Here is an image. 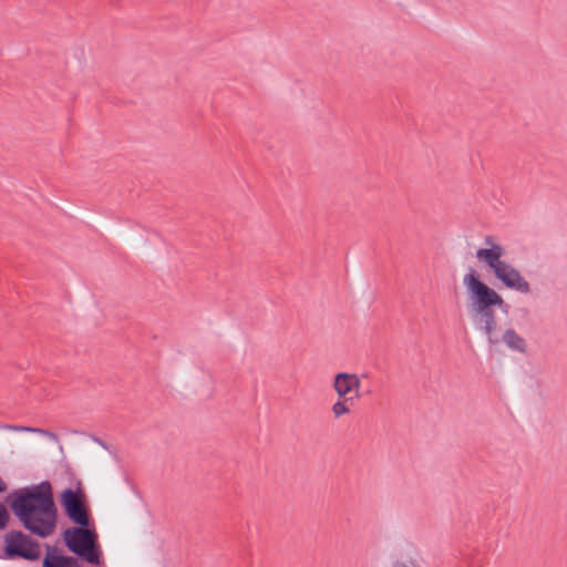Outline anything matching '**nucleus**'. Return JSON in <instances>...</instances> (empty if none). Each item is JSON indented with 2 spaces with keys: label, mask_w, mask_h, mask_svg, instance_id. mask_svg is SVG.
Masks as SVG:
<instances>
[{
  "label": "nucleus",
  "mask_w": 567,
  "mask_h": 567,
  "mask_svg": "<svg viewBox=\"0 0 567 567\" xmlns=\"http://www.w3.org/2000/svg\"><path fill=\"white\" fill-rule=\"evenodd\" d=\"M463 285L467 290V309L474 326L486 336L489 344H497L499 339L494 337L497 319L494 310L493 288L481 280L474 268H470V271L463 277Z\"/></svg>",
  "instance_id": "obj_2"
},
{
  "label": "nucleus",
  "mask_w": 567,
  "mask_h": 567,
  "mask_svg": "<svg viewBox=\"0 0 567 567\" xmlns=\"http://www.w3.org/2000/svg\"><path fill=\"white\" fill-rule=\"evenodd\" d=\"M7 491V484L3 482V480L0 477V493H3Z\"/></svg>",
  "instance_id": "obj_18"
},
{
  "label": "nucleus",
  "mask_w": 567,
  "mask_h": 567,
  "mask_svg": "<svg viewBox=\"0 0 567 567\" xmlns=\"http://www.w3.org/2000/svg\"><path fill=\"white\" fill-rule=\"evenodd\" d=\"M64 555L58 547L47 545V553L42 561V567H63Z\"/></svg>",
  "instance_id": "obj_10"
},
{
  "label": "nucleus",
  "mask_w": 567,
  "mask_h": 567,
  "mask_svg": "<svg viewBox=\"0 0 567 567\" xmlns=\"http://www.w3.org/2000/svg\"><path fill=\"white\" fill-rule=\"evenodd\" d=\"M361 386V381L359 377L354 373L348 372H339L334 375L332 388L338 394L339 399H350L348 396L352 392H354V398L359 399V389Z\"/></svg>",
  "instance_id": "obj_7"
},
{
  "label": "nucleus",
  "mask_w": 567,
  "mask_h": 567,
  "mask_svg": "<svg viewBox=\"0 0 567 567\" xmlns=\"http://www.w3.org/2000/svg\"><path fill=\"white\" fill-rule=\"evenodd\" d=\"M503 342L513 351L525 353L527 350L526 340L514 329H507L503 334Z\"/></svg>",
  "instance_id": "obj_9"
},
{
  "label": "nucleus",
  "mask_w": 567,
  "mask_h": 567,
  "mask_svg": "<svg viewBox=\"0 0 567 567\" xmlns=\"http://www.w3.org/2000/svg\"><path fill=\"white\" fill-rule=\"evenodd\" d=\"M6 554L8 558L20 557L27 560H38L41 551L37 540L21 530H13L6 535Z\"/></svg>",
  "instance_id": "obj_5"
},
{
  "label": "nucleus",
  "mask_w": 567,
  "mask_h": 567,
  "mask_svg": "<svg viewBox=\"0 0 567 567\" xmlns=\"http://www.w3.org/2000/svg\"><path fill=\"white\" fill-rule=\"evenodd\" d=\"M11 511L31 534L45 538L53 534L58 511L49 481L13 491L7 497Z\"/></svg>",
  "instance_id": "obj_1"
},
{
  "label": "nucleus",
  "mask_w": 567,
  "mask_h": 567,
  "mask_svg": "<svg viewBox=\"0 0 567 567\" xmlns=\"http://www.w3.org/2000/svg\"><path fill=\"white\" fill-rule=\"evenodd\" d=\"M10 515L7 507L0 503V530L7 527Z\"/></svg>",
  "instance_id": "obj_14"
},
{
  "label": "nucleus",
  "mask_w": 567,
  "mask_h": 567,
  "mask_svg": "<svg viewBox=\"0 0 567 567\" xmlns=\"http://www.w3.org/2000/svg\"><path fill=\"white\" fill-rule=\"evenodd\" d=\"M353 396H350V399H339L336 403L332 404L331 411L336 419L341 417L344 414L350 413V409L348 406V402H352Z\"/></svg>",
  "instance_id": "obj_11"
},
{
  "label": "nucleus",
  "mask_w": 567,
  "mask_h": 567,
  "mask_svg": "<svg viewBox=\"0 0 567 567\" xmlns=\"http://www.w3.org/2000/svg\"><path fill=\"white\" fill-rule=\"evenodd\" d=\"M65 546L70 551L92 565L102 564V551L94 529L82 526L69 527L63 532Z\"/></svg>",
  "instance_id": "obj_3"
},
{
  "label": "nucleus",
  "mask_w": 567,
  "mask_h": 567,
  "mask_svg": "<svg viewBox=\"0 0 567 567\" xmlns=\"http://www.w3.org/2000/svg\"><path fill=\"white\" fill-rule=\"evenodd\" d=\"M493 299H494V308L497 307L504 312L508 311L509 305L504 300V298L493 289Z\"/></svg>",
  "instance_id": "obj_13"
},
{
  "label": "nucleus",
  "mask_w": 567,
  "mask_h": 567,
  "mask_svg": "<svg viewBox=\"0 0 567 567\" xmlns=\"http://www.w3.org/2000/svg\"><path fill=\"white\" fill-rule=\"evenodd\" d=\"M9 429L14 430V431H21V432L39 433V434L45 435L52 440H58V436L55 433L50 432L49 430H44V429L22 426V425H10Z\"/></svg>",
  "instance_id": "obj_12"
},
{
  "label": "nucleus",
  "mask_w": 567,
  "mask_h": 567,
  "mask_svg": "<svg viewBox=\"0 0 567 567\" xmlns=\"http://www.w3.org/2000/svg\"><path fill=\"white\" fill-rule=\"evenodd\" d=\"M392 567H411V566H409V565H408L406 563H404V561H400V560H398V561H395V563L392 565Z\"/></svg>",
  "instance_id": "obj_17"
},
{
  "label": "nucleus",
  "mask_w": 567,
  "mask_h": 567,
  "mask_svg": "<svg viewBox=\"0 0 567 567\" xmlns=\"http://www.w3.org/2000/svg\"><path fill=\"white\" fill-rule=\"evenodd\" d=\"M505 255L503 246H493L492 248H480L476 251V258L484 262L494 274L495 278L498 279L504 274L512 270L513 266L502 258Z\"/></svg>",
  "instance_id": "obj_6"
},
{
  "label": "nucleus",
  "mask_w": 567,
  "mask_h": 567,
  "mask_svg": "<svg viewBox=\"0 0 567 567\" xmlns=\"http://www.w3.org/2000/svg\"><path fill=\"white\" fill-rule=\"evenodd\" d=\"M60 503L72 523L82 527L89 526L90 511L81 482H78L75 489L65 488L60 495Z\"/></svg>",
  "instance_id": "obj_4"
},
{
  "label": "nucleus",
  "mask_w": 567,
  "mask_h": 567,
  "mask_svg": "<svg viewBox=\"0 0 567 567\" xmlns=\"http://www.w3.org/2000/svg\"><path fill=\"white\" fill-rule=\"evenodd\" d=\"M484 243L485 245L489 246L488 248H492L493 246H501L499 244H495L494 243V237L491 236V235H487L485 238H484Z\"/></svg>",
  "instance_id": "obj_16"
},
{
  "label": "nucleus",
  "mask_w": 567,
  "mask_h": 567,
  "mask_svg": "<svg viewBox=\"0 0 567 567\" xmlns=\"http://www.w3.org/2000/svg\"><path fill=\"white\" fill-rule=\"evenodd\" d=\"M499 280L506 288L518 291L520 293H529L530 285L529 282L522 276L518 269L515 267L512 268L507 274H504Z\"/></svg>",
  "instance_id": "obj_8"
},
{
  "label": "nucleus",
  "mask_w": 567,
  "mask_h": 567,
  "mask_svg": "<svg viewBox=\"0 0 567 567\" xmlns=\"http://www.w3.org/2000/svg\"><path fill=\"white\" fill-rule=\"evenodd\" d=\"M63 567H82L79 560L73 556L64 555Z\"/></svg>",
  "instance_id": "obj_15"
}]
</instances>
